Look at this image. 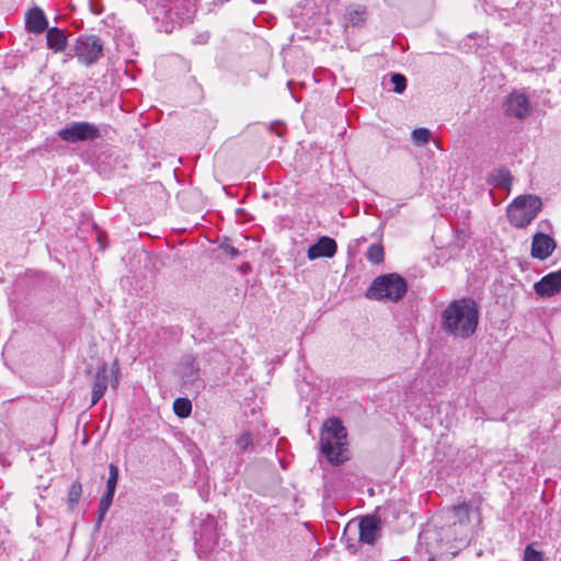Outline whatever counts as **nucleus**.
<instances>
[{"label": "nucleus", "mask_w": 561, "mask_h": 561, "mask_svg": "<svg viewBox=\"0 0 561 561\" xmlns=\"http://www.w3.org/2000/svg\"><path fill=\"white\" fill-rule=\"evenodd\" d=\"M462 226H463L462 228L458 227V232H457L458 242L460 240L463 241L465 239L469 238L471 234L470 229H469V224L463 222Z\"/></svg>", "instance_id": "obj_32"}, {"label": "nucleus", "mask_w": 561, "mask_h": 561, "mask_svg": "<svg viewBox=\"0 0 561 561\" xmlns=\"http://www.w3.org/2000/svg\"><path fill=\"white\" fill-rule=\"evenodd\" d=\"M46 45L54 53H62L68 46L66 32L57 26L46 30Z\"/></svg>", "instance_id": "obj_17"}, {"label": "nucleus", "mask_w": 561, "mask_h": 561, "mask_svg": "<svg viewBox=\"0 0 561 561\" xmlns=\"http://www.w3.org/2000/svg\"><path fill=\"white\" fill-rule=\"evenodd\" d=\"M25 28L35 35L42 34L48 28V19L42 8L33 7L26 12Z\"/></svg>", "instance_id": "obj_14"}, {"label": "nucleus", "mask_w": 561, "mask_h": 561, "mask_svg": "<svg viewBox=\"0 0 561 561\" xmlns=\"http://www.w3.org/2000/svg\"><path fill=\"white\" fill-rule=\"evenodd\" d=\"M366 259L373 264H380L385 260V251L381 244H370L366 252Z\"/></svg>", "instance_id": "obj_24"}, {"label": "nucleus", "mask_w": 561, "mask_h": 561, "mask_svg": "<svg viewBox=\"0 0 561 561\" xmlns=\"http://www.w3.org/2000/svg\"><path fill=\"white\" fill-rule=\"evenodd\" d=\"M382 84L386 89L397 94H401L407 89V78L402 73L392 72L383 77Z\"/></svg>", "instance_id": "obj_19"}, {"label": "nucleus", "mask_w": 561, "mask_h": 561, "mask_svg": "<svg viewBox=\"0 0 561 561\" xmlns=\"http://www.w3.org/2000/svg\"><path fill=\"white\" fill-rule=\"evenodd\" d=\"M175 375L182 380L183 386L191 385L201 377L199 363L192 355H185L178 364Z\"/></svg>", "instance_id": "obj_10"}, {"label": "nucleus", "mask_w": 561, "mask_h": 561, "mask_svg": "<svg viewBox=\"0 0 561 561\" xmlns=\"http://www.w3.org/2000/svg\"><path fill=\"white\" fill-rule=\"evenodd\" d=\"M411 138L415 146L422 147L431 140L432 134L430 129L425 127H419L412 130Z\"/></svg>", "instance_id": "obj_25"}, {"label": "nucleus", "mask_w": 561, "mask_h": 561, "mask_svg": "<svg viewBox=\"0 0 561 561\" xmlns=\"http://www.w3.org/2000/svg\"><path fill=\"white\" fill-rule=\"evenodd\" d=\"M250 268V265L247 263L244 266H243V270H249Z\"/></svg>", "instance_id": "obj_34"}, {"label": "nucleus", "mask_w": 561, "mask_h": 561, "mask_svg": "<svg viewBox=\"0 0 561 561\" xmlns=\"http://www.w3.org/2000/svg\"><path fill=\"white\" fill-rule=\"evenodd\" d=\"M195 11V0H159L153 9V14L156 20L161 19L173 26L191 21Z\"/></svg>", "instance_id": "obj_4"}, {"label": "nucleus", "mask_w": 561, "mask_h": 561, "mask_svg": "<svg viewBox=\"0 0 561 561\" xmlns=\"http://www.w3.org/2000/svg\"><path fill=\"white\" fill-rule=\"evenodd\" d=\"M236 448L239 453H252L254 450V438L250 431L242 432L234 439Z\"/></svg>", "instance_id": "obj_21"}, {"label": "nucleus", "mask_w": 561, "mask_h": 561, "mask_svg": "<svg viewBox=\"0 0 561 561\" xmlns=\"http://www.w3.org/2000/svg\"><path fill=\"white\" fill-rule=\"evenodd\" d=\"M118 373L119 367L117 362L111 365L103 364L96 373L93 386H117L119 382Z\"/></svg>", "instance_id": "obj_16"}, {"label": "nucleus", "mask_w": 561, "mask_h": 561, "mask_svg": "<svg viewBox=\"0 0 561 561\" xmlns=\"http://www.w3.org/2000/svg\"><path fill=\"white\" fill-rule=\"evenodd\" d=\"M82 493V485L80 482L75 481L68 492V497L70 503L77 504L80 500Z\"/></svg>", "instance_id": "obj_29"}, {"label": "nucleus", "mask_w": 561, "mask_h": 561, "mask_svg": "<svg viewBox=\"0 0 561 561\" xmlns=\"http://www.w3.org/2000/svg\"><path fill=\"white\" fill-rule=\"evenodd\" d=\"M347 431L339 417L328 419L320 433V448L329 462L340 465L348 459Z\"/></svg>", "instance_id": "obj_1"}, {"label": "nucleus", "mask_w": 561, "mask_h": 561, "mask_svg": "<svg viewBox=\"0 0 561 561\" xmlns=\"http://www.w3.org/2000/svg\"><path fill=\"white\" fill-rule=\"evenodd\" d=\"M219 248L224 250L230 256V259H236L241 255V252L232 245V242L229 238H224L219 244Z\"/></svg>", "instance_id": "obj_27"}, {"label": "nucleus", "mask_w": 561, "mask_h": 561, "mask_svg": "<svg viewBox=\"0 0 561 561\" xmlns=\"http://www.w3.org/2000/svg\"><path fill=\"white\" fill-rule=\"evenodd\" d=\"M210 35L208 32H204V33H201L198 34L195 38H194V43L195 44H205L208 42Z\"/></svg>", "instance_id": "obj_33"}, {"label": "nucleus", "mask_w": 561, "mask_h": 561, "mask_svg": "<svg viewBox=\"0 0 561 561\" xmlns=\"http://www.w3.org/2000/svg\"><path fill=\"white\" fill-rule=\"evenodd\" d=\"M503 110L506 116L524 119L530 114L531 106L525 94L513 92L506 96Z\"/></svg>", "instance_id": "obj_8"}, {"label": "nucleus", "mask_w": 561, "mask_h": 561, "mask_svg": "<svg viewBox=\"0 0 561 561\" xmlns=\"http://www.w3.org/2000/svg\"><path fill=\"white\" fill-rule=\"evenodd\" d=\"M457 512H458V523H462L465 518H467V519L469 518L470 506L467 505L466 503H462V504L458 503Z\"/></svg>", "instance_id": "obj_30"}, {"label": "nucleus", "mask_w": 561, "mask_h": 561, "mask_svg": "<svg viewBox=\"0 0 561 561\" xmlns=\"http://www.w3.org/2000/svg\"><path fill=\"white\" fill-rule=\"evenodd\" d=\"M279 123H273L272 128L274 129L275 125H278Z\"/></svg>", "instance_id": "obj_36"}, {"label": "nucleus", "mask_w": 561, "mask_h": 561, "mask_svg": "<svg viewBox=\"0 0 561 561\" xmlns=\"http://www.w3.org/2000/svg\"><path fill=\"white\" fill-rule=\"evenodd\" d=\"M449 554H450V558H454L456 556V552L451 551Z\"/></svg>", "instance_id": "obj_35"}, {"label": "nucleus", "mask_w": 561, "mask_h": 561, "mask_svg": "<svg viewBox=\"0 0 561 561\" xmlns=\"http://www.w3.org/2000/svg\"><path fill=\"white\" fill-rule=\"evenodd\" d=\"M367 16L368 13L365 7L359 4L348 5L344 14L345 30L347 31L350 27H363L367 21Z\"/></svg>", "instance_id": "obj_15"}, {"label": "nucleus", "mask_w": 561, "mask_h": 561, "mask_svg": "<svg viewBox=\"0 0 561 561\" xmlns=\"http://www.w3.org/2000/svg\"><path fill=\"white\" fill-rule=\"evenodd\" d=\"M479 306L472 298L458 299V336L468 339L477 331Z\"/></svg>", "instance_id": "obj_6"}, {"label": "nucleus", "mask_w": 561, "mask_h": 561, "mask_svg": "<svg viewBox=\"0 0 561 561\" xmlns=\"http://www.w3.org/2000/svg\"><path fill=\"white\" fill-rule=\"evenodd\" d=\"M535 293L541 298H550L561 291V268L551 272L534 284Z\"/></svg>", "instance_id": "obj_9"}, {"label": "nucleus", "mask_w": 561, "mask_h": 561, "mask_svg": "<svg viewBox=\"0 0 561 561\" xmlns=\"http://www.w3.org/2000/svg\"><path fill=\"white\" fill-rule=\"evenodd\" d=\"M72 49L81 65L91 67L103 56V41L94 34H82L77 37Z\"/></svg>", "instance_id": "obj_5"}, {"label": "nucleus", "mask_w": 561, "mask_h": 561, "mask_svg": "<svg viewBox=\"0 0 561 561\" xmlns=\"http://www.w3.org/2000/svg\"><path fill=\"white\" fill-rule=\"evenodd\" d=\"M173 411L176 416L184 419L192 412V402L188 398L180 397L173 402Z\"/></svg>", "instance_id": "obj_23"}, {"label": "nucleus", "mask_w": 561, "mask_h": 561, "mask_svg": "<svg viewBox=\"0 0 561 561\" xmlns=\"http://www.w3.org/2000/svg\"><path fill=\"white\" fill-rule=\"evenodd\" d=\"M107 388H93L90 407L95 405L105 394Z\"/></svg>", "instance_id": "obj_31"}, {"label": "nucleus", "mask_w": 561, "mask_h": 561, "mask_svg": "<svg viewBox=\"0 0 561 561\" xmlns=\"http://www.w3.org/2000/svg\"><path fill=\"white\" fill-rule=\"evenodd\" d=\"M442 325L446 332L456 334V299H453L443 311Z\"/></svg>", "instance_id": "obj_20"}, {"label": "nucleus", "mask_w": 561, "mask_h": 561, "mask_svg": "<svg viewBox=\"0 0 561 561\" xmlns=\"http://www.w3.org/2000/svg\"><path fill=\"white\" fill-rule=\"evenodd\" d=\"M542 202L537 195L528 194L516 197L507 207V218L516 228L527 227L541 211Z\"/></svg>", "instance_id": "obj_3"}, {"label": "nucleus", "mask_w": 561, "mask_h": 561, "mask_svg": "<svg viewBox=\"0 0 561 561\" xmlns=\"http://www.w3.org/2000/svg\"><path fill=\"white\" fill-rule=\"evenodd\" d=\"M118 481V468L114 463H110L108 466V478L106 481V490L114 491L116 490Z\"/></svg>", "instance_id": "obj_26"}, {"label": "nucleus", "mask_w": 561, "mask_h": 561, "mask_svg": "<svg viewBox=\"0 0 561 561\" xmlns=\"http://www.w3.org/2000/svg\"><path fill=\"white\" fill-rule=\"evenodd\" d=\"M486 183L495 188L510 190L513 184V175L506 168L494 169L489 174Z\"/></svg>", "instance_id": "obj_18"}, {"label": "nucleus", "mask_w": 561, "mask_h": 561, "mask_svg": "<svg viewBox=\"0 0 561 561\" xmlns=\"http://www.w3.org/2000/svg\"><path fill=\"white\" fill-rule=\"evenodd\" d=\"M58 137L70 144L92 141L101 137L99 127L90 122H72L57 131Z\"/></svg>", "instance_id": "obj_7"}, {"label": "nucleus", "mask_w": 561, "mask_h": 561, "mask_svg": "<svg viewBox=\"0 0 561 561\" xmlns=\"http://www.w3.org/2000/svg\"><path fill=\"white\" fill-rule=\"evenodd\" d=\"M408 290L405 279L397 274L389 273L376 277L369 288L367 289L366 297L373 300H389L398 302L401 300Z\"/></svg>", "instance_id": "obj_2"}, {"label": "nucleus", "mask_w": 561, "mask_h": 561, "mask_svg": "<svg viewBox=\"0 0 561 561\" xmlns=\"http://www.w3.org/2000/svg\"><path fill=\"white\" fill-rule=\"evenodd\" d=\"M359 540L373 545L381 530L380 520L374 515L364 516L358 524Z\"/></svg>", "instance_id": "obj_13"}, {"label": "nucleus", "mask_w": 561, "mask_h": 561, "mask_svg": "<svg viewBox=\"0 0 561 561\" xmlns=\"http://www.w3.org/2000/svg\"><path fill=\"white\" fill-rule=\"evenodd\" d=\"M524 561H543V554L534 549L533 545H528L524 551Z\"/></svg>", "instance_id": "obj_28"}, {"label": "nucleus", "mask_w": 561, "mask_h": 561, "mask_svg": "<svg viewBox=\"0 0 561 561\" xmlns=\"http://www.w3.org/2000/svg\"><path fill=\"white\" fill-rule=\"evenodd\" d=\"M337 251V244L334 239L322 236L320 237L313 244H311L307 250V257L310 261L328 257L331 259L335 255Z\"/></svg>", "instance_id": "obj_12"}, {"label": "nucleus", "mask_w": 561, "mask_h": 561, "mask_svg": "<svg viewBox=\"0 0 561 561\" xmlns=\"http://www.w3.org/2000/svg\"><path fill=\"white\" fill-rule=\"evenodd\" d=\"M556 247L553 238L543 232H537L533 237L530 254L534 259L543 261L553 253Z\"/></svg>", "instance_id": "obj_11"}, {"label": "nucleus", "mask_w": 561, "mask_h": 561, "mask_svg": "<svg viewBox=\"0 0 561 561\" xmlns=\"http://www.w3.org/2000/svg\"><path fill=\"white\" fill-rule=\"evenodd\" d=\"M114 491L105 490L104 494L102 495L100 503H99V511H98V524L100 525L105 515L107 514L114 499Z\"/></svg>", "instance_id": "obj_22"}]
</instances>
